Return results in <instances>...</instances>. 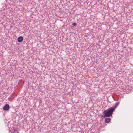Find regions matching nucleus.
<instances>
[{
    "instance_id": "obj_1",
    "label": "nucleus",
    "mask_w": 133,
    "mask_h": 133,
    "mask_svg": "<svg viewBox=\"0 0 133 133\" xmlns=\"http://www.w3.org/2000/svg\"><path fill=\"white\" fill-rule=\"evenodd\" d=\"M114 111V109L112 108H110L108 109L105 110L103 112L104 117H109L111 116Z\"/></svg>"
},
{
    "instance_id": "obj_2",
    "label": "nucleus",
    "mask_w": 133,
    "mask_h": 133,
    "mask_svg": "<svg viewBox=\"0 0 133 133\" xmlns=\"http://www.w3.org/2000/svg\"><path fill=\"white\" fill-rule=\"evenodd\" d=\"M9 105L8 104H6L3 107V109L4 110H7L9 109Z\"/></svg>"
},
{
    "instance_id": "obj_3",
    "label": "nucleus",
    "mask_w": 133,
    "mask_h": 133,
    "mask_svg": "<svg viewBox=\"0 0 133 133\" xmlns=\"http://www.w3.org/2000/svg\"><path fill=\"white\" fill-rule=\"evenodd\" d=\"M23 40V38L22 36H19L17 38V41L19 42H22Z\"/></svg>"
},
{
    "instance_id": "obj_4",
    "label": "nucleus",
    "mask_w": 133,
    "mask_h": 133,
    "mask_svg": "<svg viewBox=\"0 0 133 133\" xmlns=\"http://www.w3.org/2000/svg\"><path fill=\"white\" fill-rule=\"evenodd\" d=\"M111 120V118L109 117H108L105 118V121L106 123H108Z\"/></svg>"
},
{
    "instance_id": "obj_5",
    "label": "nucleus",
    "mask_w": 133,
    "mask_h": 133,
    "mask_svg": "<svg viewBox=\"0 0 133 133\" xmlns=\"http://www.w3.org/2000/svg\"><path fill=\"white\" fill-rule=\"evenodd\" d=\"M119 104V103L118 102H116L115 104V105L113 107H111V108H112L114 109V111L115 110V108L118 106Z\"/></svg>"
},
{
    "instance_id": "obj_6",
    "label": "nucleus",
    "mask_w": 133,
    "mask_h": 133,
    "mask_svg": "<svg viewBox=\"0 0 133 133\" xmlns=\"http://www.w3.org/2000/svg\"><path fill=\"white\" fill-rule=\"evenodd\" d=\"M18 132L16 129H14L12 130V133H18Z\"/></svg>"
},
{
    "instance_id": "obj_7",
    "label": "nucleus",
    "mask_w": 133,
    "mask_h": 133,
    "mask_svg": "<svg viewBox=\"0 0 133 133\" xmlns=\"http://www.w3.org/2000/svg\"><path fill=\"white\" fill-rule=\"evenodd\" d=\"M77 24L76 23H73L72 24V25L73 26H75Z\"/></svg>"
}]
</instances>
